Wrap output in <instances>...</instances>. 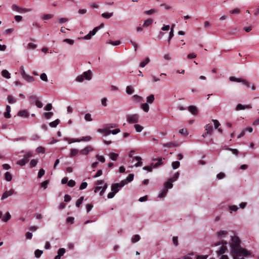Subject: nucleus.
I'll return each mask as SVG.
<instances>
[{
	"mask_svg": "<svg viewBox=\"0 0 259 259\" xmlns=\"http://www.w3.org/2000/svg\"><path fill=\"white\" fill-rule=\"evenodd\" d=\"M231 253L233 256H253L252 253L247 249L241 247V240L237 236L232 237L230 243Z\"/></svg>",
	"mask_w": 259,
	"mask_h": 259,
	"instance_id": "nucleus-1",
	"label": "nucleus"
},
{
	"mask_svg": "<svg viewBox=\"0 0 259 259\" xmlns=\"http://www.w3.org/2000/svg\"><path fill=\"white\" fill-rule=\"evenodd\" d=\"M64 42H67L70 45H73L74 44V40L73 39H71L69 38H65L63 40Z\"/></svg>",
	"mask_w": 259,
	"mask_h": 259,
	"instance_id": "nucleus-62",
	"label": "nucleus"
},
{
	"mask_svg": "<svg viewBox=\"0 0 259 259\" xmlns=\"http://www.w3.org/2000/svg\"><path fill=\"white\" fill-rule=\"evenodd\" d=\"M240 12V10L238 8H236L229 11L230 14H238Z\"/></svg>",
	"mask_w": 259,
	"mask_h": 259,
	"instance_id": "nucleus-51",
	"label": "nucleus"
},
{
	"mask_svg": "<svg viewBox=\"0 0 259 259\" xmlns=\"http://www.w3.org/2000/svg\"><path fill=\"white\" fill-rule=\"evenodd\" d=\"M153 22V20L152 19L148 18L144 21L143 26L144 27H148L151 25Z\"/></svg>",
	"mask_w": 259,
	"mask_h": 259,
	"instance_id": "nucleus-18",
	"label": "nucleus"
},
{
	"mask_svg": "<svg viewBox=\"0 0 259 259\" xmlns=\"http://www.w3.org/2000/svg\"><path fill=\"white\" fill-rule=\"evenodd\" d=\"M75 182L73 180H70L68 182L67 185L69 187H73L75 185Z\"/></svg>",
	"mask_w": 259,
	"mask_h": 259,
	"instance_id": "nucleus-58",
	"label": "nucleus"
},
{
	"mask_svg": "<svg viewBox=\"0 0 259 259\" xmlns=\"http://www.w3.org/2000/svg\"><path fill=\"white\" fill-rule=\"evenodd\" d=\"M133 100L137 103H140L143 101V98L138 95H135L132 97Z\"/></svg>",
	"mask_w": 259,
	"mask_h": 259,
	"instance_id": "nucleus-15",
	"label": "nucleus"
},
{
	"mask_svg": "<svg viewBox=\"0 0 259 259\" xmlns=\"http://www.w3.org/2000/svg\"><path fill=\"white\" fill-rule=\"evenodd\" d=\"M105 125L107 127V128H109V130H110V128H111L116 127L118 126V125L117 124H115V123H108V124H106Z\"/></svg>",
	"mask_w": 259,
	"mask_h": 259,
	"instance_id": "nucleus-57",
	"label": "nucleus"
},
{
	"mask_svg": "<svg viewBox=\"0 0 259 259\" xmlns=\"http://www.w3.org/2000/svg\"><path fill=\"white\" fill-rule=\"evenodd\" d=\"M212 122H213L214 127L215 128H218L219 126L220 125V123L218 120L212 119Z\"/></svg>",
	"mask_w": 259,
	"mask_h": 259,
	"instance_id": "nucleus-61",
	"label": "nucleus"
},
{
	"mask_svg": "<svg viewBox=\"0 0 259 259\" xmlns=\"http://www.w3.org/2000/svg\"><path fill=\"white\" fill-rule=\"evenodd\" d=\"M12 9L15 11L21 12H27L29 11V10L28 9H25V8H21L15 4H13L12 6Z\"/></svg>",
	"mask_w": 259,
	"mask_h": 259,
	"instance_id": "nucleus-8",
	"label": "nucleus"
},
{
	"mask_svg": "<svg viewBox=\"0 0 259 259\" xmlns=\"http://www.w3.org/2000/svg\"><path fill=\"white\" fill-rule=\"evenodd\" d=\"M60 123V120L59 119H57L49 123V125L52 127H56Z\"/></svg>",
	"mask_w": 259,
	"mask_h": 259,
	"instance_id": "nucleus-26",
	"label": "nucleus"
},
{
	"mask_svg": "<svg viewBox=\"0 0 259 259\" xmlns=\"http://www.w3.org/2000/svg\"><path fill=\"white\" fill-rule=\"evenodd\" d=\"M98 132L103 134L105 136H108L111 134V130L108 128L105 124L104 125L103 128H99Z\"/></svg>",
	"mask_w": 259,
	"mask_h": 259,
	"instance_id": "nucleus-5",
	"label": "nucleus"
},
{
	"mask_svg": "<svg viewBox=\"0 0 259 259\" xmlns=\"http://www.w3.org/2000/svg\"><path fill=\"white\" fill-rule=\"evenodd\" d=\"M134 92V90L131 86H127L126 88V93L128 95H132Z\"/></svg>",
	"mask_w": 259,
	"mask_h": 259,
	"instance_id": "nucleus-36",
	"label": "nucleus"
},
{
	"mask_svg": "<svg viewBox=\"0 0 259 259\" xmlns=\"http://www.w3.org/2000/svg\"><path fill=\"white\" fill-rule=\"evenodd\" d=\"M87 186H88V183L87 182H82V183H81V184L80 185L79 189L83 190L87 188Z\"/></svg>",
	"mask_w": 259,
	"mask_h": 259,
	"instance_id": "nucleus-63",
	"label": "nucleus"
},
{
	"mask_svg": "<svg viewBox=\"0 0 259 259\" xmlns=\"http://www.w3.org/2000/svg\"><path fill=\"white\" fill-rule=\"evenodd\" d=\"M167 189H164L160 193V194H159L158 195V197L159 198H164V197H165V196L167 194Z\"/></svg>",
	"mask_w": 259,
	"mask_h": 259,
	"instance_id": "nucleus-37",
	"label": "nucleus"
},
{
	"mask_svg": "<svg viewBox=\"0 0 259 259\" xmlns=\"http://www.w3.org/2000/svg\"><path fill=\"white\" fill-rule=\"evenodd\" d=\"M53 115V113L52 112H46L44 114V117L47 119H50Z\"/></svg>",
	"mask_w": 259,
	"mask_h": 259,
	"instance_id": "nucleus-47",
	"label": "nucleus"
},
{
	"mask_svg": "<svg viewBox=\"0 0 259 259\" xmlns=\"http://www.w3.org/2000/svg\"><path fill=\"white\" fill-rule=\"evenodd\" d=\"M38 163V160L37 159H32L30 162V167L33 168L35 167Z\"/></svg>",
	"mask_w": 259,
	"mask_h": 259,
	"instance_id": "nucleus-35",
	"label": "nucleus"
},
{
	"mask_svg": "<svg viewBox=\"0 0 259 259\" xmlns=\"http://www.w3.org/2000/svg\"><path fill=\"white\" fill-rule=\"evenodd\" d=\"M11 215L9 212H7L5 213L4 217L2 218V220L4 222H8L11 219Z\"/></svg>",
	"mask_w": 259,
	"mask_h": 259,
	"instance_id": "nucleus-25",
	"label": "nucleus"
},
{
	"mask_svg": "<svg viewBox=\"0 0 259 259\" xmlns=\"http://www.w3.org/2000/svg\"><path fill=\"white\" fill-rule=\"evenodd\" d=\"M33 156L32 153L30 151L27 152L25 153V154L23 155V159L26 161V163H27L30 158Z\"/></svg>",
	"mask_w": 259,
	"mask_h": 259,
	"instance_id": "nucleus-12",
	"label": "nucleus"
},
{
	"mask_svg": "<svg viewBox=\"0 0 259 259\" xmlns=\"http://www.w3.org/2000/svg\"><path fill=\"white\" fill-rule=\"evenodd\" d=\"M139 116L137 114H128L126 116V121L130 124L138 122Z\"/></svg>",
	"mask_w": 259,
	"mask_h": 259,
	"instance_id": "nucleus-2",
	"label": "nucleus"
},
{
	"mask_svg": "<svg viewBox=\"0 0 259 259\" xmlns=\"http://www.w3.org/2000/svg\"><path fill=\"white\" fill-rule=\"evenodd\" d=\"M83 199H84L83 196L80 197L76 202V203H75L76 206L77 207H80V205L82 203Z\"/></svg>",
	"mask_w": 259,
	"mask_h": 259,
	"instance_id": "nucleus-39",
	"label": "nucleus"
},
{
	"mask_svg": "<svg viewBox=\"0 0 259 259\" xmlns=\"http://www.w3.org/2000/svg\"><path fill=\"white\" fill-rule=\"evenodd\" d=\"M29 100L32 103H36L38 100L36 96L32 95L29 97Z\"/></svg>",
	"mask_w": 259,
	"mask_h": 259,
	"instance_id": "nucleus-54",
	"label": "nucleus"
},
{
	"mask_svg": "<svg viewBox=\"0 0 259 259\" xmlns=\"http://www.w3.org/2000/svg\"><path fill=\"white\" fill-rule=\"evenodd\" d=\"M229 79L231 81L237 82H242L243 84H244L247 88H249L250 86V83L248 81L246 80L245 79L236 78L234 76H231L229 78Z\"/></svg>",
	"mask_w": 259,
	"mask_h": 259,
	"instance_id": "nucleus-3",
	"label": "nucleus"
},
{
	"mask_svg": "<svg viewBox=\"0 0 259 259\" xmlns=\"http://www.w3.org/2000/svg\"><path fill=\"white\" fill-rule=\"evenodd\" d=\"M107 44L113 45V46H118L120 44V40H116V41H112L111 40H108L107 41Z\"/></svg>",
	"mask_w": 259,
	"mask_h": 259,
	"instance_id": "nucleus-38",
	"label": "nucleus"
},
{
	"mask_svg": "<svg viewBox=\"0 0 259 259\" xmlns=\"http://www.w3.org/2000/svg\"><path fill=\"white\" fill-rule=\"evenodd\" d=\"M154 95L153 94L150 95L147 97V103L152 104L154 102Z\"/></svg>",
	"mask_w": 259,
	"mask_h": 259,
	"instance_id": "nucleus-28",
	"label": "nucleus"
},
{
	"mask_svg": "<svg viewBox=\"0 0 259 259\" xmlns=\"http://www.w3.org/2000/svg\"><path fill=\"white\" fill-rule=\"evenodd\" d=\"M150 62V59L149 58H146L144 61H143L140 64V67H144L149 62Z\"/></svg>",
	"mask_w": 259,
	"mask_h": 259,
	"instance_id": "nucleus-32",
	"label": "nucleus"
},
{
	"mask_svg": "<svg viewBox=\"0 0 259 259\" xmlns=\"http://www.w3.org/2000/svg\"><path fill=\"white\" fill-rule=\"evenodd\" d=\"M65 253V249L63 248L59 249L57 252L58 255H60L61 257L63 256Z\"/></svg>",
	"mask_w": 259,
	"mask_h": 259,
	"instance_id": "nucleus-49",
	"label": "nucleus"
},
{
	"mask_svg": "<svg viewBox=\"0 0 259 259\" xmlns=\"http://www.w3.org/2000/svg\"><path fill=\"white\" fill-rule=\"evenodd\" d=\"M93 150V148L91 146H88L85 147L84 149L81 150L79 152L80 154L82 155H88L90 152Z\"/></svg>",
	"mask_w": 259,
	"mask_h": 259,
	"instance_id": "nucleus-6",
	"label": "nucleus"
},
{
	"mask_svg": "<svg viewBox=\"0 0 259 259\" xmlns=\"http://www.w3.org/2000/svg\"><path fill=\"white\" fill-rule=\"evenodd\" d=\"M5 179L8 182H10L12 180V176L10 172L7 171L5 174Z\"/></svg>",
	"mask_w": 259,
	"mask_h": 259,
	"instance_id": "nucleus-27",
	"label": "nucleus"
},
{
	"mask_svg": "<svg viewBox=\"0 0 259 259\" xmlns=\"http://www.w3.org/2000/svg\"><path fill=\"white\" fill-rule=\"evenodd\" d=\"M120 189V188H119L118 184H117L116 183L113 184L111 186V191L115 194L119 191Z\"/></svg>",
	"mask_w": 259,
	"mask_h": 259,
	"instance_id": "nucleus-19",
	"label": "nucleus"
},
{
	"mask_svg": "<svg viewBox=\"0 0 259 259\" xmlns=\"http://www.w3.org/2000/svg\"><path fill=\"white\" fill-rule=\"evenodd\" d=\"M108 187V184L107 183H105L103 187H102L101 190L99 193L100 196H103L105 191Z\"/></svg>",
	"mask_w": 259,
	"mask_h": 259,
	"instance_id": "nucleus-40",
	"label": "nucleus"
},
{
	"mask_svg": "<svg viewBox=\"0 0 259 259\" xmlns=\"http://www.w3.org/2000/svg\"><path fill=\"white\" fill-rule=\"evenodd\" d=\"M140 239V237L139 235H135L132 239V242L133 243H136L139 241Z\"/></svg>",
	"mask_w": 259,
	"mask_h": 259,
	"instance_id": "nucleus-45",
	"label": "nucleus"
},
{
	"mask_svg": "<svg viewBox=\"0 0 259 259\" xmlns=\"http://www.w3.org/2000/svg\"><path fill=\"white\" fill-rule=\"evenodd\" d=\"M188 110L194 115H196L198 114V111L197 107L194 105L189 106L188 107Z\"/></svg>",
	"mask_w": 259,
	"mask_h": 259,
	"instance_id": "nucleus-11",
	"label": "nucleus"
},
{
	"mask_svg": "<svg viewBox=\"0 0 259 259\" xmlns=\"http://www.w3.org/2000/svg\"><path fill=\"white\" fill-rule=\"evenodd\" d=\"M82 75H83L84 79L86 80H90L92 78V73L90 70L84 72Z\"/></svg>",
	"mask_w": 259,
	"mask_h": 259,
	"instance_id": "nucleus-10",
	"label": "nucleus"
},
{
	"mask_svg": "<svg viewBox=\"0 0 259 259\" xmlns=\"http://www.w3.org/2000/svg\"><path fill=\"white\" fill-rule=\"evenodd\" d=\"M36 152L37 153H44L45 152V148L42 146H39L36 149Z\"/></svg>",
	"mask_w": 259,
	"mask_h": 259,
	"instance_id": "nucleus-43",
	"label": "nucleus"
},
{
	"mask_svg": "<svg viewBox=\"0 0 259 259\" xmlns=\"http://www.w3.org/2000/svg\"><path fill=\"white\" fill-rule=\"evenodd\" d=\"M134 175L133 174H130L125 179L126 182H131L134 179Z\"/></svg>",
	"mask_w": 259,
	"mask_h": 259,
	"instance_id": "nucleus-46",
	"label": "nucleus"
},
{
	"mask_svg": "<svg viewBox=\"0 0 259 259\" xmlns=\"http://www.w3.org/2000/svg\"><path fill=\"white\" fill-rule=\"evenodd\" d=\"M40 79L44 81H48V77L47 74L45 73H42L40 74Z\"/></svg>",
	"mask_w": 259,
	"mask_h": 259,
	"instance_id": "nucleus-52",
	"label": "nucleus"
},
{
	"mask_svg": "<svg viewBox=\"0 0 259 259\" xmlns=\"http://www.w3.org/2000/svg\"><path fill=\"white\" fill-rule=\"evenodd\" d=\"M43 253V251L39 249H36L34 251V255L36 258H39Z\"/></svg>",
	"mask_w": 259,
	"mask_h": 259,
	"instance_id": "nucleus-41",
	"label": "nucleus"
},
{
	"mask_svg": "<svg viewBox=\"0 0 259 259\" xmlns=\"http://www.w3.org/2000/svg\"><path fill=\"white\" fill-rule=\"evenodd\" d=\"M78 150L76 149H71L70 150V157H73L75 156H76L77 153H78Z\"/></svg>",
	"mask_w": 259,
	"mask_h": 259,
	"instance_id": "nucleus-33",
	"label": "nucleus"
},
{
	"mask_svg": "<svg viewBox=\"0 0 259 259\" xmlns=\"http://www.w3.org/2000/svg\"><path fill=\"white\" fill-rule=\"evenodd\" d=\"M179 176H180L179 172H177L174 175V176L172 178H169V179L171 180V181L174 182H175V181H176L178 179V178H179Z\"/></svg>",
	"mask_w": 259,
	"mask_h": 259,
	"instance_id": "nucleus-50",
	"label": "nucleus"
},
{
	"mask_svg": "<svg viewBox=\"0 0 259 259\" xmlns=\"http://www.w3.org/2000/svg\"><path fill=\"white\" fill-rule=\"evenodd\" d=\"M172 183H173V182L171 181V180L168 179L167 181L164 184V187H165L164 188L167 189V190H168V189H171V188H172V187H173Z\"/></svg>",
	"mask_w": 259,
	"mask_h": 259,
	"instance_id": "nucleus-16",
	"label": "nucleus"
},
{
	"mask_svg": "<svg viewBox=\"0 0 259 259\" xmlns=\"http://www.w3.org/2000/svg\"><path fill=\"white\" fill-rule=\"evenodd\" d=\"M25 80H26L27 82H32L34 80V79L33 76H30L26 74L23 77H22Z\"/></svg>",
	"mask_w": 259,
	"mask_h": 259,
	"instance_id": "nucleus-21",
	"label": "nucleus"
},
{
	"mask_svg": "<svg viewBox=\"0 0 259 259\" xmlns=\"http://www.w3.org/2000/svg\"><path fill=\"white\" fill-rule=\"evenodd\" d=\"M179 133L184 135V136H187L188 135V132L187 130H184L183 128L181 129L179 131Z\"/></svg>",
	"mask_w": 259,
	"mask_h": 259,
	"instance_id": "nucleus-64",
	"label": "nucleus"
},
{
	"mask_svg": "<svg viewBox=\"0 0 259 259\" xmlns=\"http://www.w3.org/2000/svg\"><path fill=\"white\" fill-rule=\"evenodd\" d=\"M64 140L68 142V143L69 144H71L72 143L79 142H80V140H79V139H71V138H68V137H65L64 138Z\"/></svg>",
	"mask_w": 259,
	"mask_h": 259,
	"instance_id": "nucleus-23",
	"label": "nucleus"
},
{
	"mask_svg": "<svg viewBox=\"0 0 259 259\" xmlns=\"http://www.w3.org/2000/svg\"><path fill=\"white\" fill-rule=\"evenodd\" d=\"M179 146V143L177 142H168L163 145L164 147L169 148L173 147H177Z\"/></svg>",
	"mask_w": 259,
	"mask_h": 259,
	"instance_id": "nucleus-17",
	"label": "nucleus"
},
{
	"mask_svg": "<svg viewBox=\"0 0 259 259\" xmlns=\"http://www.w3.org/2000/svg\"><path fill=\"white\" fill-rule=\"evenodd\" d=\"M45 174V170L43 168H41L39 169L38 173V178H40L42 177Z\"/></svg>",
	"mask_w": 259,
	"mask_h": 259,
	"instance_id": "nucleus-56",
	"label": "nucleus"
},
{
	"mask_svg": "<svg viewBox=\"0 0 259 259\" xmlns=\"http://www.w3.org/2000/svg\"><path fill=\"white\" fill-rule=\"evenodd\" d=\"M17 115L18 116L22 117H28L29 114L27 110H21L18 112Z\"/></svg>",
	"mask_w": 259,
	"mask_h": 259,
	"instance_id": "nucleus-14",
	"label": "nucleus"
},
{
	"mask_svg": "<svg viewBox=\"0 0 259 259\" xmlns=\"http://www.w3.org/2000/svg\"><path fill=\"white\" fill-rule=\"evenodd\" d=\"M49 183V180H45L43 182L41 183V187L44 188V189H46L48 187V185Z\"/></svg>",
	"mask_w": 259,
	"mask_h": 259,
	"instance_id": "nucleus-55",
	"label": "nucleus"
},
{
	"mask_svg": "<svg viewBox=\"0 0 259 259\" xmlns=\"http://www.w3.org/2000/svg\"><path fill=\"white\" fill-rule=\"evenodd\" d=\"M141 107L145 112H148L149 110V105H148V103H143L141 105Z\"/></svg>",
	"mask_w": 259,
	"mask_h": 259,
	"instance_id": "nucleus-34",
	"label": "nucleus"
},
{
	"mask_svg": "<svg viewBox=\"0 0 259 259\" xmlns=\"http://www.w3.org/2000/svg\"><path fill=\"white\" fill-rule=\"evenodd\" d=\"M14 190L11 189L9 191H6L2 195V200H4L14 193Z\"/></svg>",
	"mask_w": 259,
	"mask_h": 259,
	"instance_id": "nucleus-7",
	"label": "nucleus"
},
{
	"mask_svg": "<svg viewBox=\"0 0 259 259\" xmlns=\"http://www.w3.org/2000/svg\"><path fill=\"white\" fill-rule=\"evenodd\" d=\"M26 164V161H25L23 159L21 160H19L17 161V164L21 166H23Z\"/></svg>",
	"mask_w": 259,
	"mask_h": 259,
	"instance_id": "nucleus-53",
	"label": "nucleus"
},
{
	"mask_svg": "<svg viewBox=\"0 0 259 259\" xmlns=\"http://www.w3.org/2000/svg\"><path fill=\"white\" fill-rule=\"evenodd\" d=\"M238 209V207L236 205H231L229 206V210H230L231 212L232 211H236Z\"/></svg>",
	"mask_w": 259,
	"mask_h": 259,
	"instance_id": "nucleus-60",
	"label": "nucleus"
},
{
	"mask_svg": "<svg viewBox=\"0 0 259 259\" xmlns=\"http://www.w3.org/2000/svg\"><path fill=\"white\" fill-rule=\"evenodd\" d=\"M84 119L85 120L88 121H91L93 120L91 117V115L90 113L85 114V115L84 116Z\"/></svg>",
	"mask_w": 259,
	"mask_h": 259,
	"instance_id": "nucleus-59",
	"label": "nucleus"
},
{
	"mask_svg": "<svg viewBox=\"0 0 259 259\" xmlns=\"http://www.w3.org/2000/svg\"><path fill=\"white\" fill-rule=\"evenodd\" d=\"M2 75L7 79H9L11 77L10 76V73L8 72L7 70H3L2 71Z\"/></svg>",
	"mask_w": 259,
	"mask_h": 259,
	"instance_id": "nucleus-24",
	"label": "nucleus"
},
{
	"mask_svg": "<svg viewBox=\"0 0 259 259\" xmlns=\"http://www.w3.org/2000/svg\"><path fill=\"white\" fill-rule=\"evenodd\" d=\"M227 250V248L226 246H222L220 249L217 251V253L218 254H223V253H224Z\"/></svg>",
	"mask_w": 259,
	"mask_h": 259,
	"instance_id": "nucleus-29",
	"label": "nucleus"
},
{
	"mask_svg": "<svg viewBox=\"0 0 259 259\" xmlns=\"http://www.w3.org/2000/svg\"><path fill=\"white\" fill-rule=\"evenodd\" d=\"M134 127L135 128L136 131L139 133L141 132L143 129V127L140 124H136L134 125Z\"/></svg>",
	"mask_w": 259,
	"mask_h": 259,
	"instance_id": "nucleus-48",
	"label": "nucleus"
},
{
	"mask_svg": "<svg viewBox=\"0 0 259 259\" xmlns=\"http://www.w3.org/2000/svg\"><path fill=\"white\" fill-rule=\"evenodd\" d=\"M164 159V158H162V157H159V158H153L152 159V161H157V162L155 163V167H156V168H157V167H158L159 166H160L161 165L163 164V162L162 161V160Z\"/></svg>",
	"mask_w": 259,
	"mask_h": 259,
	"instance_id": "nucleus-13",
	"label": "nucleus"
},
{
	"mask_svg": "<svg viewBox=\"0 0 259 259\" xmlns=\"http://www.w3.org/2000/svg\"><path fill=\"white\" fill-rule=\"evenodd\" d=\"M159 10L156 9H152L149 10L145 11L144 13L146 15H150L155 13H158Z\"/></svg>",
	"mask_w": 259,
	"mask_h": 259,
	"instance_id": "nucleus-20",
	"label": "nucleus"
},
{
	"mask_svg": "<svg viewBox=\"0 0 259 259\" xmlns=\"http://www.w3.org/2000/svg\"><path fill=\"white\" fill-rule=\"evenodd\" d=\"M252 108V106L250 104H248L247 105H243L241 104H238L236 107V110H243L245 109H251Z\"/></svg>",
	"mask_w": 259,
	"mask_h": 259,
	"instance_id": "nucleus-9",
	"label": "nucleus"
},
{
	"mask_svg": "<svg viewBox=\"0 0 259 259\" xmlns=\"http://www.w3.org/2000/svg\"><path fill=\"white\" fill-rule=\"evenodd\" d=\"M8 102L10 104H14L16 103L17 99H15L13 96L9 95L7 97Z\"/></svg>",
	"mask_w": 259,
	"mask_h": 259,
	"instance_id": "nucleus-22",
	"label": "nucleus"
},
{
	"mask_svg": "<svg viewBox=\"0 0 259 259\" xmlns=\"http://www.w3.org/2000/svg\"><path fill=\"white\" fill-rule=\"evenodd\" d=\"M53 17H54L53 14H44L42 17V19L44 20H48V19L52 18Z\"/></svg>",
	"mask_w": 259,
	"mask_h": 259,
	"instance_id": "nucleus-44",
	"label": "nucleus"
},
{
	"mask_svg": "<svg viewBox=\"0 0 259 259\" xmlns=\"http://www.w3.org/2000/svg\"><path fill=\"white\" fill-rule=\"evenodd\" d=\"M113 15V13H104L101 14L102 17L105 19H109Z\"/></svg>",
	"mask_w": 259,
	"mask_h": 259,
	"instance_id": "nucleus-30",
	"label": "nucleus"
},
{
	"mask_svg": "<svg viewBox=\"0 0 259 259\" xmlns=\"http://www.w3.org/2000/svg\"><path fill=\"white\" fill-rule=\"evenodd\" d=\"M109 156L111 160H112L113 161H115V160H116V159L118 156V154L116 153L111 152L109 154Z\"/></svg>",
	"mask_w": 259,
	"mask_h": 259,
	"instance_id": "nucleus-31",
	"label": "nucleus"
},
{
	"mask_svg": "<svg viewBox=\"0 0 259 259\" xmlns=\"http://www.w3.org/2000/svg\"><path fill=\"white\" fill-rule=\"evenodd\" d=\"M180 165V163L179 161H175L173 162L171 164V166L172 168L175 169L178 168Z\"/></svg>",
	"mask_w": 259,
	"mask_h": 259,
	"instance_id": "nucleus-42",
	"label": "nucleus"
},
{
	"mask_svg": "<svg viewBox=\"0 0 259 259\" xmlns=\"http://www.w3.org/2000/svg\"><path fill=\"white\" fill-rule=\"evenodd\" d=\"M205 128L206 132L202 134V136L205 138L207 135H211L213 132L212 126L209 124H207L205 126Z\"/></svg>",
	"mask_w": 259,
	"mask_h": 259,
	"instance_id": "nucleus-4",
	"label": "nucleus"
}]
</instances>
